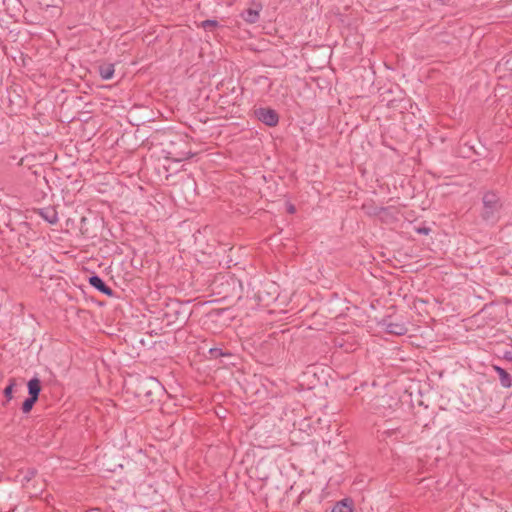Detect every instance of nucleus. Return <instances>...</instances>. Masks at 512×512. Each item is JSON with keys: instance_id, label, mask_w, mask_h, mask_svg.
Listing matches in <instances>:
<instances>
[{"instance_id": "6e6552de", "label": "nucleus", "mask_w": 512, "mask_h": 512, "mask_svg": "<svg viewBox=\"0 0 512 512\" xmlns=\"http://www.w3.org/2000/svg\"><path fill=\"white\" fill-rule=\"evenodd\" d=\"M384 324L386 326V331L389 334L401 336V335L406 334V332H407V328L403 323L392 322V321H389L386 319L384 321Z\"/></svg>"}, {"instance_id": "dca6fc26", "label": "nucleus", "mask_w": 512, "mask_h": 512, "mask_svg": "<svg viewBox=\"0 0 512 512\" xmlns=\"http://www.w3.org/2000/svg\"><path fill=\"white\" fill-rule=\"evenodd\" d=\"M37 400L38 399L36 398L28 397L22 404V412L25 414L29 413L32 410L34 404L37 402Z\"/></svg>"}, {"instance_id": "9b49d317", "label": "nucleus", "mask_w": 512, "mask_h": 512, "mask_svg": "<svg viewBox=\"0 0 512 512\" xmlns=\"http://www.w3.org/2000/svg\"><path fill=\"white\" fill-rule=\"evenodd\" d=\"M41 391V382L38 378H32L28 382V393L29 397L38 399Z\"/></svg>"}, {"instance_id": "a878e982", "label": "nucleus", "mask_w": 512, "mask_h": 512, "mask_svg": "<svg viewBox=\"0 0 512 512\" xmlns=\"http://www.w3.org/2000/svg\"><path fill=\"white\" fill-rule=\"evenodd\" d=\"M130 265H132V266L134 265V259H132V260L130 261Z\"/></svg>"}, {"instance_id": "6ab92c4d", "label": "nucleus", "mask_w": 512, "mask_h": 512, "mask_svg": "<svg viewBox=\"0 0 512 512\" xmlns=\"http://www.w3.org/2000/svg\"><path fill=\"white\" fill-rule=\"evenodd\" d=\"M36 474V471L35 470H28L27 473L25 474V476L23 477V480L22 482H29L32 478H34Z\"/></svg>"}, {"instance_id": "5701e85b", "label": "nucleus", "mask_w": 512, "mask_h": 512, "mask_svg": "<svg viewBox=\"0 0 512 512\" xmlns=\"http://www.w3.org/2000/svg\"><path fill=\"white\" fill-rule=\"evenodd\" d=\"M288 211H289L290 213H293V212L295 211L294 206H290V207H289V209H288Z\"/></svg>"}, {"instance_id": "b1692460", "label": "nucleus", "mask_w": 512, "mask_h": 512, "mask_svg": "<svg viewBox=\"0 0 512 512\" xmlns=\"http://www.w3.org/2000/svg\"><path fill=\"white\" fill-rule=\"evenodd\" d=\"M129 125H132V126H135V125H136L137 127L139 126V124L133 123L131 120H130V122H129Z\"/></svg>"}, {"instance_id": "4be33fe9", "label": "nucleus", "mask_w": 512, "mask_h": 512, "mask_svg": "<svg viewBox=\"0 0 512 512\" xmlns=\"http://www.w3.org/2000/svg\"><path fill=\"white\" fill-rule=\"evenodd\" d=\"M504 359H506L508 361H512V351H506L504 353Z\"/></svg>"}, {"instance_id": "bb28decb", "label": "nucleus", "mask_w": 512, "mask_h": 512, "mask_svg": "<svg viewBox=\"0 0 512 512\" xmlns=\"http://www.w3.org/2000/svg\"><path fill=\"white\" fill-rule=\"evenodd\" d=\"M509 69H511V70H512V67H509Z\"/></svg>"}, {"instance_id": "f3484780", "label": "nucleus", "mask_w": 512, "mask_h": 512, "mask_svg": "<svg viewBox=\"0 0 512 512\" xmlns=\"http://www.w3.org/2000/svg\"><path fill=\"white\" fill-rule=\"evenodd\" d=\"M200 26L206 31H213L218 27V22L216 20L207 19L202 21Z\"/></svg>"}, {"instance_id": "393cba45", "label": "nucleus", "mask_w": 512, "mask_h": 512, "mask_svg": "<svg viewBox=\"0 0 512 512\" xmlns=\"http://www.w3.org/2000/svg\"><path fill=\"white\" fill-rule=\"evenodd\" d=\"M504 64H505V66H509V64H510V60H509V59H508V60H506Z\"/></svg>"}, {"instance_id": "2eb2a0df", "label": "nucleus", "mask_w": 512, "mask_h": 512, "mask_svg": "<svg viewBox=\"0 0 512 512\" xmlns=\"http://www.w3.org/2000/svg\"><path fill=\"white\" fill-rule=\"evenodd\" d=\"M16 386V379L10 378L8 381V385L4 389V396L6 398V402H9L13 398V389Z\"/></svg>"}, {"instance_id": "7ed1b4c3", "label": "nucleus", "mask_w": 512, "mask_h": 512, "mask_svg": "<svg viewBox=\"0 0 512 512\" xmlns=\"http://www.w3.org/2000/svg\"><path fill=\"white\" fill-rule=\"evenodd\" d=\"M503 209V201L495 191H486L482 196L481 219L491 225L496 224Z\"/></svg>"}, {"instance_id": "412c9836", "label": "nucleus", "mask_w": 512, "mask_h": 512, "mask_svg": "<svg viewBox=\"0 0 512 512\" xmlns=\"http://www.w3.org/2000/svg\"><path fill=\"white\" fill-rule=\"evenodd\" d=\"M139 132V128L136 129L135 131V139L137 141L136 145L137 146H140L141 144L144 143V140H143V137H140V139H137V133Z\"/></svg>"}, {"instance_id": "f03ea898", "label": "nucleus", "mask_w": 512, "mask_h": 512, "mask_svg": "<svg viewBox=\"0 0 512 512\" xmlns=\"http://www.w3.org/2000/svg\"><path fill=\"white\" fill-rule=\"evenodd\" d=\"M160 390L161 384L154 377L137 375L130 384V392L133 393L139 408H147L151 405Z\"/></svg>"}, {"instance_id": "423d86ee", "label": "nucleus", "mask_w": 512, "mask_h": 512, "mask_svg": "<svg viewBox=\"0 0 512 512\" xmlns=\"http://www.w3.org/2000/svg\"><path fill=\"white\" fill-rule=\"evenodd\" d=\"M262 10V4L253 1L252 7H249L245 10H243L240 14L241 18L249 23V24H255L259 21L260 18V11Z\"/></svg>"}, {"instance_id": "ddd939ff", "label": "nucleus", "mask_w": 512, "mask_h": 512, "mask_svg": "<svg viewBox=\"0 0 512 512\" xmlns=\"http://www.w3.org/2000/svg\"><path fill=\"white\" fill-rule=\"evenodd\" d=\"M99 73L102 79L108 80L113 77L114 74V65L113 64H104L99 67Z\"/></svg>"}, {"instance_id": "20e7f679", "label": "nucleus", "mask_w": 512, "mask_h": 512, "mask_svg": "<svg viewBox=\"0 0 512 512\" xmlns=\"http://www.w3.org/2000/svg\"><path fill=\"white\" fill-rule=\"evenodd\" d=\"M148 339L145 340L142 335H134L132 338V350L130 351V358H139L144 352L152 348L155 342L151 340L152 335L147 331L145 333Z\"/></svg>"}, {"instance_id": "f257e3e1", "label": "nucleus", "mask_w": 512, "mask_h": 512, "mask_svg": "<svg viewBox=\"0 0 512 512\" xmlns=\"http://www.w3.org/2000/svg\"><path fill=\"white\" fill-rule=\"evenodd\" d=\"M152 144L159 146L166 159L175 162L187 160L193 156L186 138L174 131H157Z\"/></svg>"}, {"instance_id": "a211bd4d", "label": "nucleus", "mask_w": 512, "mask_h": 512, "mask_svg": "<svg viewBox=\"0 0 512 512\" xmlns=\"http://www.w3.org/2000/svg\"><path fill=\"white\" fill-rule=\"evenodd\" d=\"M41 215L51 224H54L58 221L56 212L53 210L47 211V213L41 212Z\"/></svg>"}, {"instance_id": "f8f14e48", "label": "nucleus", "mask_w": 512, "mask_h": 512, "mask_svg": "<svg viewBox=\"0 0 512 512\" xmlns=\"http://www.w3.org/2000/svg\"><path fill=\"white\" fill-rule=\"evenodd\" d=\"M332 512H353V502L343 499L334 505Z\"/></svg>"}, {"instance_id": "1a4fd4ad", "label": "nucleus", "mask_w": 512, "mask_h": 512, "mask_svg": "<svg viewBox=\"0 0 512 512\" xmlns=\"http://www.w3.org/2000/svg\"><path fill=\"white\" fill-rule=\"evenodd\" d=\"M89 284L97 289L98 291L110 296L112 295V289L108 287L105 282L97 275H93L89 278Z\"/></svg>"}, {"instance_id": "9d476101", "label": "nucleus", "mask_w": 512, "mask_h": 512, "mask_svg": "<svg viewBox=\"0 0 512 512\" xmlns=\"http://www.w3.org/2000/svg\"><path fill=\"white\" fill-rule=\"evenodd\" d=\"M493 369L497 372L500 383L504 388H510L512 386V377L511 375L502 367L493 365Z\"/></svg>"}, {"instance_id": "aec40b11", "label": "nucleus", "mask_w": 512, "mask_h": 512, "mask_svg": "<svg viewBox=\"0 0 512 512\" xmlns=\"http://www.w3.org/2000/svg\"><path fill=\"white\" fill-rule=\"evenodd\" d=\"M419 234L428 235L431 232L429 227H421L416 230Z\"/></svg>"}, {"instance_id": "39448f33", "label": "nucleus", "mask_w": 512, "mask_h": 512, "mask_svg": "<svg viewBox=\"0 0 512 512\" xmlns=\"http://www.w3.org/2000/svg\"><path fill=\"white\" fill-rule=\"evenodd\" d=\"M255 116L259 121L269 127H275L279 123V114L272 108L261 107L255 110Z\"/></svg>"}, {"instance_id": "0eeeda50", "label": "nucleus", "mask_w": 512, "mask_h": 512, "mask_svg": "<svg viewBox=\"0 0 512 512\" xmlns=\"http://www.w3.org/2000/svg\"><path fill=\"white\" fill-rule=\"evenodd\" d=\"M150 321L149 318L145 314L141 315H130V328L134 327L135 330H144L149 327Z\"/></svg>"}, {"instance_id": "4468645a", "label": "nucleus", "mask_w": 512, "mask_h": 512, "mask_svg": "<svg viewBox=\"0 0 512 512\" xmlns=\"http://www.w3.org/2000/svg\"><path fill=\"white\" fill-rule=\"evenodd\" d=\"M211 358L217 359L219 357H231L232 354L229 351L224 350L222 347H213L208 351Z\"/></svg>"}]
</instances>
